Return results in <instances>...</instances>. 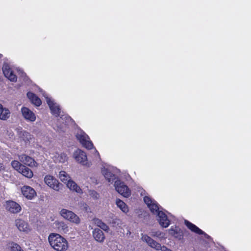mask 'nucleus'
<instances>
[{"label":"nucleus","mask_w":251,"mask_h":251,"mask_svg":"<svg viewBox=\"0 0 251 251\" xmlns=\"http://www.w3.org/2000/svg\"><path fill=\"white\" fill-rule=\"evenodd\" d=\"M144 201L147 204L150 211L155 215H156L157 220L159 225L162 227L166 228L170 225V216H168L163 211L160 209L156 201L151 199L150 197L145 196Z\"/></svg>","instance_id":"nucleus-1"},{"label":"nucleus","mask_w":251,"mask_h":251,"mask_svg":"<svg viewBox=\"0 0 251 251\" xmlns=\"http://www.w3.org/2000/svg\"><path fill=\"white\" fill-rule=\"evenodd\" d=\"M48 240L51 247L57 251H66L68 249L67 241L58 234H50Z\"/></svg>","instance_id":"nucleus-2"},{"label":"nucleus","mask_w":251,"mask_h":251,"mask_svg":"<svg viewBox=\"0 0 251 251\" xmlns=\"http://www.w3.org/2000/svg\"><path fill=\"white\" fill-rule=\"evenodd\" d=\"M114 186L115 190L125 198H128L131 195V191L125 183L120 179L115 181Z\"/></svg>","instance_id":"nucleus-3"},{"label":"nucleus","mask_w":251,"mask_h":251,"mask_svg":"<svg viewBox=\"0 0 251 251\" xmlns=\"http://www.w3.org/2000/svg\"><path fill=\"white\" fill-rule=\"evenodd\" d=\"M76 137L84 148L89 150L93 148V144L90 140L89 136L82 130H77Z\"/></svg>","instance_id":"nucleus-4"},{"label":"nucleus","mask_w":251,"mask_h":251,"mask_svg":"<svg viewBox=\"0 0 251 251\" xmlns=\"http://www.w3.org/2000/svg\"><path fill=\"white\" fill-rule=\"evenodd\" d=\"M74 157L76 161L86 167H89L91 163L88 161L86 153L81 150H77L74 153Z\"/></svg>","instance_id":"nucleus-5"},{"label":"nucleus","mask_w":251,"mask_h":251,"mask_svg":"<svg viewBox=\"0 0 251 251\" xmlns=\"http://www.w3.org/2000/svg\"><path fill=\"white\" fill-rule=\"evenodd\" d=\"M60 214L64 219L72 223L78 225L80 223L79 217L72 211L62 209L60 210Z\"/></svg>","instance_id":"nucleus-6"},{"label":"nucleus","mask_w":251,"mask_h":251,"mask_svg":"<svg viewBox=\"0 0 251 251\" xmlns=\"http://www.w3.org/2000/svg\"><path fill=\"white\" fill-rule=\"evenodd\" d=\"M43 96L46 100L47 104H48L51 113L55 116L60 115L61 109L59 105L54 101V100L48 97V95L45 93H43Z\"/></svg>","instance_id":"nucleus-7"},{"label":"nucleus","mask_w":251,"mask_h":251,"mask_svg":"<svg viewBox=\"0 0 251 251\" xmlns=\"http://www.w3.org/2000/svg\"><path fill=\"white\" fill-rule=\"evenodd\" d=\"M114 172V168L110 166H105L101 168V174L106 180L111 183H112L117 178Z\"/></svg>","instance_id":"nucleus-8"},{"label":"nucleus","mask_w":251,"mask_h":251,"mask_svg":"<svg viewBox=\"0 0 251 251\" xmlns=\"http://www.w3.org/2000/svg\"><path fill=\"white\" fill-rule=\"evenodd\" d=\"M45 184L50 188L56 191H59L61 184L53 176L50 175H46L44 179Z\"/></svg>","instance_id":"nucleus-9"},{"label":"nucleus","mask_w":251,"mask_h":251,"mask_svg":"<svg viewBox=\"0 0 251 251\" xmlns=\"http://www.w3.org/2000/svg\"><path fill=\"white\" fill-rule=\"evenodd\" d=\"M2 72L5 77L10 81L16 82L17 78L16 75L13 73L9 65L7 63H4L2 66Z\"/></svg>","instance_id":"nucleus-10"},{"label":"nucleus","mask_w":251,"mask_h":251,"mask_svg":"<svg viewBox=\"0 0 251 251\" xmlns=\"http://www.w3.org/2000/svg\"><path fill=\"white\" fill-rule=\"evenodd\" d=\"M142 240L146 242L150 247L154 249L156 251H159L160 244L152 239L151 237L146 234H141Z\"/></svg>","instance_id":"nucleus-11"},{"label":"nucleus","mask_w":251,"mask_h":251,"mask_svg":"<svg viewBox=\"0 0 251 251\" xmlns=\"http://www.w3.org/2000/svg\"><path fill=\"white\" fill-rule=\"evenodd\" d=\"M21 113L24 119L27 121L33 122L36 120L35 114L28 108L23 107L21 108Z\"/></svg>","instance_id":"nucleus-12"},{"label":"nucleus","mask_w":251,"mask_h":251,"mask_svg":"<svg viewBox=\"0 0 251 251\" xmlns=\"http://www.w3.org/2000/svg\"><path fill=\"white\" fill-rule=\"evenodd\" d=\"M22 193L24 197L29 200L32 199L36 195L35 191L31 187L25 186L22 188Z\"/></svg>","instance_id":"nucleus-13"},{"label":"nucleus","mask_w":251,"mask_h":251,"mask_svg":"<svg viewBox=\"0 0 251 251\" xmlns=\"http://www.w3.org/2000/svg\"><path fill=\"white\" fill-rule=\"evenodd\" d=\"M6 209L11 213H17L21 210V207L17 202L11 201H7Z\"/></svg>","instance_id":"nucleus-14"},{"label":"nucleus","mask_w":251,"mask_h":251,"mask_svg":"<svg viewBox=\"0 0 251 251\" xmlns=\"http://www.w3.org/2000/svg\"><path fill=\"white\" fill-rule=\"evenodd\" d=\"M20 161L26 165L30 167L36 166V163L35 160L31 157L26 155L22 154L19 156Z\"/></svg>","instance_id":"nucleus-15"},{"label":"nucleus","mask_w":251,"mask_h":251,"mask_svg":"<svg viewBox=\"0 0 251 251\" xmlns=\"http://www.w3.org/2000/svg\"><path fill=\"white\" fill-rule=\"evenodd\" d=\"M15 224L18 229L21 231L28 232L30 230L29 226L26 222L21 219L15 221Z\"/></svg>","instance_id":"nucleus-16"},{"label":"nucleus","mask_w":251,"mask_h":251,"mask_svg":"<svg viewBox=\"0 0 251 251\" xmlns=\"http://www.w3.org/2000/svg\"><path fill=\"white\" fill-rule=\"evenodd\" d=\"M170 235L180 240L182 238V234L179 227L176 226H172L168 230Z\"/></svg>","instance_id":"nucleus-17"},{"label":"nucleus","mask_w":251,"mask_h":251,"mask_svg":"<svg viewBox=\"0 0 251 251\" xmlns=\"http://www.w3.org/2000/svg\"><path fill=\"white\" fill-rule=\"evenodd\" d=\"M26 95L33 104L36 106H39L41 104L42 101L35 94L31 92H28Z\"/></svg>","instance_id":"nucleus-18"},{"label":"nucleus","mask_w":251,"mask_h":251,"mask_svg":"<svg viewBox=\"0 0 251 251\" xmlns=\"http://www.w3.org/2000/svg\"><path fill=\"white\" fill-rule=\"evenodd\" d=\"M66 184L67 187L70 190L75 191L76 193L80 194L82 193V191L81 189L80 188V187L78 185H77V184L72 179L66 183Z\"/></svg>","instance_id":"nucleus-19"},{"label":"nucleus","mask_w":251,"mask_h":251,"mask_svg":"<svg viewBox=\"0 0 251 251\" xmlns=\"http://www.w3.org/2000/svg\"><path fill=\"white\" fill-rule=\"evenodd\" d=\"M186 226L193 232L198 233L199 234H204L205 237H208V236L204 233L203 231H202L201 229H200L198 227H197L195 225L192 223L185 221V222Z\"/></svg>","instance_id":"nucleus-20"},{"label":"nucleus","mask_w":251,"mask_h":251,"mask_svg":"<svg viewBox=\"0 0 251 251\" xmlns=\"http://www.w3.org/2000/svg\"><path fill=\"white\" fill-rule=\"evenodd\" d=\"M93 235L95 239L99 242H103L105 239L103 232L99 228H95L93 230Z\"/></svg>","instance_id":"nucleus-21"},{"label":"nucleus","mask_w":251,"mask_h":251,"mask_svg":"<svg viewBox=\"0 0 251 251\" xmlns=\"http://www.w3.org/2000/svg\"><path fill=\"white\" fill-rule=\"evenodd\" d=\"M9 110L3 106L0 103V120H7L10 116Z\"/></svg>","instance_id":"nucleus-22"},{"label":"nucleus","mask_w":251,"mask_h":251,"mask_svg":"<svg viewBox=\"0 0 251 251\" xmlns=\"http://www.w3.org/2000/svg\"><path fill=\"white\" fill-rule=\"evenodd\" d=\"M149 233L151 236L158 238L160 241L167 238L166 233L159 230L152 229Z\"/></svg>","instance_id":"nucleus-23"},{"label":"nucleus","mask_w":251,"mask_h":251,"mask_svg":"<svg viewBox=\"0 0 251 251\" xmlns=\"http://www.w3.org/2000/svg\"><path fill=\"white\" fill-rule=\"evenodd\" d=\"M52 158L55 162L63 163L67 161L68 157L67 155L64 153H56L53 157Z\"/></svg>","instance_id":"nucleus-24"},{"label":"nucleus","mask_w":251,"mask_h":251,"mask_svg":"<svg viewBox=\"0 0 251 251\" xmlns=\"http://www.w3.org/2000/svg\"><path fill=\"white\" fill-rule=\"evenodd\" d=\"M57 176L61 181L65 184L71 179L70 175L64 171H60Z\"/></svg>","instance_id":"nucleus-25"},{"label":"nucleus","mask_w":251,"mask_h":251,"mask_svg":"<svg viewBox=\"0 0 251 251\" xmlns=\"http://www.w3.org/2000/svg\"><path fill=\"white\" fill-rule=\"evenodd\" d=\"M116 204L124 213H126L128 212L127 205L123 201L120 199H117L116 201Z\"/></svg>","instance_id":"nucleus-26"},{"label":"nucleus","mask_w":251,"mask_h":251,"mask_svg":"<svg viewBox=\"0 0 251 251\" xmlns=\"http://www.w3.org/2000/svg\"><path fill=\"white\" fill-rule=\"evenodd\" d=\"M19 173L28 178L32 177L33 176L32 171L29 168L25 166L22 167L21 170L19 171Z\"/></svg>","instance_id":"nucleus-27"},{"label":"nucleus","mask_w":251,"mask_h":251,"mask_svg":"<svg viewBox=\"0 0 251 251\" xmlns=\"http://www.w3.org/2000/svg\"><path fill=\"white\" fill-rule=\"evenodd\" d=\"M55 224L59 230L64 233H67L69 230L68 226L63 222L56 221Z\"/></svg>","instance_id":"nucleus-28"},{"label":"nucleus","mask_w":251,"mask_h":251,"mask_svg":"<svg viewBox=\"0 0 251 251\" xmlns=\"http://www.w3.org/2000/svg\"><path fill=\"white\" fill-rule=\"evenodd\" d=\"M95 224L101 229L105 231L108 232L109 227L106 224L102 222L100 220L96 219L94 220Z\"/></svg>","instance_id":"nucleus-29"},{"label":"nucleus","mask_w":251,"mask_h":251,"mask_svg":"<svg viewBox=\"0 0 251 251\" xmlns=\"http://www.w3.org/2000/svg\"><path fill=\"white\" fill-rule=\"evenodd\" d=\"M12 167L16 171H19L21 170L24 165H22L19 161L14 160L11 162Z\"/></svg>","instance_id":"nucleus-30"},{"label":"nucleus","mask_w":251,"mask_h":251,"mask_svg":"<svg viewBox=\"0 0 251 251\" xmlns=\"http://www.w3.org/2000/svg\"><path fill=\"white\" fill-rule=\"evenodd\" d=\"M88 195L92 197L93 199L95 200H97L100 197L99 194L96 191L93 190H89L88 191Z\"/></svg>","instance_id":"nucleus-31"},{"label":"nucleus","mask_w":251,"mask_h":251,"mask_svg":"<svg viewBox=\"0 0 251 251\" xmlns=\"http://www.w3.org/2000/svg\"><path fill=\"white\" fill-rule=\"evenodd\" d=\"M11 249L12 251H23V250L21 249V247L16 243H12Z\"/></svg>","instance_id":"nucleus-32"},{"label":"nucleus","mask_w":251,"mask_h":251,"mask_svg":"<svg viewBox=\"0 0 251 251\" xmlns=\"http://www.w3.org/2000/svg\"><path fill=\"white\" fill-rule=\"evenodd\" d=\"M66 124L63 123V125L61 126H57L56 127H54V128L58 132L64 131L66 130Z\"/></svg>","instance_id":"nucleus-33"},{"label":"nucleus","mask_w":251,"mask_h":251,"mask_svg":"<svg viewBox=\"0 0 251 251\" xmlns=\"http://www.w3.org/2000/svg\"><path fill=\"white\" fill-rule=\"evenodd\" d=\"M23 135L26 138V139H25V141H29L30 139H31V135L27 132H24Z\"/></svg>","instance_id":"nucleus-34"},{"label":"nucleus","mask_w":251,"mask_h":251,"mask_svg":"<svg viewBox=\"0 0 251 251\" xmlns=\"http://www.w3.org/2000/svg\"><path fill=\"white\" fill-rule=\"evenodd\" d=\"M159 250H161V251H172L171 250H170V249H168V248H167L166 247L163 246H161V245H160V249H159Z\"/></svg>","instance_id":"nucleus-35"},{"label":"nucleus","mask_w":251,"mask_h":251,"mask_svg":"<svg viewBox=\"0 0 251 251\" xmlns=\"http://www.w3.org/2000/svg\"><path fill=\"white\" fill-rule=\"evenodd\" d=\"M1 169H3V167L2 166V165L0 164V170H1Z\"/></svg>","instance_id":"nucleus-36"},{"label":"nucleus","mask_w":251,"mask_h":251,"mask_svg":"<svg viewBox=\"0 0 251 251\" xmlns=\"http://www.w3.org/2000/svg\"><path fill=\"white\" fill-rule=\"evenodd\" d=\"M95 153H96V154H97L98 156H99V154L98 152L97 151H95Z\"/></svg>","instance_id":"nucleus-37"},{"label":"nucleus","mask_w":251,"mask_h":251,"mask_svg":"<svg viewBox=\"0 0 251 251\" xmlns=\"http://www.w3.org/2000/svg\"><path fill=\"white\" fill-rule=\"evenodd\" d=\"M64 118H67V120H70V118L68 117V118H67V116H65Z\"/></svg>","instance_id":"nucleus-38"},{"label":"nucleus","mask_w":251,"mask_h":251,"mask_svg":"<svg viewBox=\"0 0 251 251\" xmlns=\"http://www.w3.org/2000/svg\"><path fill=\"white\" fill-rule=\"evenodd\" d=\"M1 57V54H0V57Z\"/></svg>","instance_id":"nucleus-39"}]
</instances>
